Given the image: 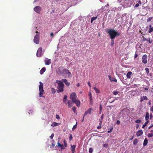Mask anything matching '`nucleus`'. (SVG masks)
Segmentation results:
<instances>
[{
  "label": "nucleus",
  "instance_id": "9d476101",
  "mask_svg": "<svg viewBox=\"0 0 153 153\" xmlns=\"http://www.w3.org/2000/svg\"><path fill=\"white\" fill-rule=\"evenodd\" d=\"M41 8L39 6L35 7L34 8V10L36 13H39L41 10Z\"/></svg>",
  "mask_w": 153,
  "mask_h": 153
},
{
  "label": "nucleus",
  "instance_id": "cd10ccee",
  "mask_svg": "<svg viewBox=\"0 0 153 153\" xmlns=\"http://www.w3.org/2000/svg\"><path fill=\"white\" fill-rule=\"evenodd\" d=\"M149 122V121H146V122L145 123V124L143 125V126H142L143 128H144V127H145V126H146L148 124Z\"/></svg>",
  "mask_w": 153,
  "mask_h": 153
},
{
  "label": "nucleus",
  "instance_id": "9b49d317",
  "mask_svg": "<svg viewBox=\"0 0 153 153\" xmlns=\"http://www.w3.org/2000/svg\"><path fill=\"white\" fill-rule=\"evenodd\" d=\"M93 109L91 108H90L87 111H86L84 114V117L86 116L88 114H91L92 111Z\"/></svg>",
  "mask_w": 153,
  "mask_h": 153
},
{
  "label": "nucleus",
  "instance_id": "6e6552de",
  "mask_svg": "<svg viewBox=\"0 0 153 153\" xmlns=\"http://www.w3.org/2000/svg\"><path fill=\"white\" fill-rule=\"evenodd\" d=\"M34 42L36 44H38L39 43V35L36 34L34 37L33 39Z\"/></svg>",
  "mask_w": 153,
  "mask_h": 153
},
{
  "label": "nucleus",
  "instance_id": "a19ab883",
  "mask_svg": "<svg viewBox=\"0 0 153 153\" xmlns=\"http://www.w3.org/2000/svg\"><path fill=\"white\" fill-rule=\"evenodd\" d=\"M59 147H61V148L62 149H64L66 148L63 145V144H61V146H60Z\"/></svg>",
  "mask_w": 153,
  "mask_h": 153
},
{
  "label": "nucleus",
  "instance_id": "f03ea898",
  "mask_svg": "<svg viewBox=\"0 0 153 153\" xmlns=\"http://www.w3.org/2000/svg\"><path fill=\"white\" fill-rule=\"evenodd\" d=\"M56 82L58 84V85L57 86V92L58 93L62 92L64 91V84L60 80H56Z\"/></svg>",
  "mask_w": 153,
  "mask_h": 153
},
{
  "label": "nucleus",
  "instance_id": "c03bdc74",
  "mask_svg": "<svg viewBox=\"0 0 153 153\" xmlns=\"http://www.w3.org/2000/svg\"><path fill=\"white\" fill-rule=\"evenodd\" d=\"M141 122V120H137L135 121L136 123H139Z\"/></svg>",
  "mask_w": 153,
  "mask_h": 153
},
{
  "label": "nucleus",
  "instance_id": "58836bf2",
  "mask_svg": "<svg viewBox=\"0 0 153 153\" xmlns=\"http://www.w3.org/2000/svg\"><path fill=\"white\" fill-rule=\"evenodd\" d=\"M90 102L91 104H93V100H92V97H90Z\"/></svg>",
  "mask_w": 153,
  "mask_h": 153
},
{
  "label": "nucleus",
  "instance_id": "ea45409f",
  "mask_svg": "<svg viewBox=\"0 0 153 153\" xmlns=\"http://www.w3.org/2000/svg\"><path fill=\"white\" fill-rule=\"evenodd\" d=\"M111 46H113L114 45V39H111Z\"/></svg>",
  "mask_w": 153,
  "mask_h": 153
},
{
  "label": "nucleus",
  "instance_id": "e433bc0d",
  "mask_svg": "<svg viewBox=\"0 0 153 153\" xmlns=\"http://www.w3.org/2000/svg\"><path fill=\"white\" fill-rule=\"evenodd\" d=\"M77 124V123L76 122V125H74L73 126V127L72 128V129L73 131L76 128Z\"/></svg>",
  "mask_w": 153,
  "mask_h": 153
},
{
  "label": "nucleus",
  "instance_id": "37998d69",
  "mask_svg": "<svg viewBox=\"0 0 153 153\" xmlns=\"http://www.w3.org/2000/svg\"><path fill=\"white\" fill-rule=\"evenodd\" d=\"M143 100H147L148 99L147 97L146 96H143L142 97Z\"/></svg>",
  "mask_w": 153,
  "mask_h": 153
},
{
  "label": "nucleus",
  "instance_id": "2f4dec72",
  "mask_svg": "<svg viewBox=\"0 0 153 153\" xmlns=\"http://www.w3.org/2000/svg\"><path fill=\"white\" fill-rule=\"evenodd\" d=\"M145 70L147 74H148L149 72V68H146L145 69Z\"/></svg>",
  "mask_w": 153,
  "mask_h": 153
},
{
  "label": "nucleus",
  "instance_id": "de8ad7c7",
  "mask_svg": "<svg viewBox=\"0 0 153 153\" xmlns=\"http://www.w3.org/2000/svg\"><path fill=\"white\" fill-rule=\"evenodd\" d=\"M102 104H100V110H102Z\"/></svg>",
  "mask_w": 153,
  "mask_h": 153
},
{
  "label": "nucleus",
  "instance_id": "603ef678",
  "mask_svg": "<svg viewBox=\"0 0 153 153\" xmlns=\"http://www.w3.org/2000/svg\"><path fill=\"white\" fill-rule=\"evenodd\" d=\"M142 38H143V41H146V38H145V37H144V36H143L142 37Z\"/></svg>",
  "mask_w": 153,
  "mask_h": 153
},
{
  "label": "nucleus",
  "instance_id": "338daca9",
  "mask_svg": "<svg viewBox=\"0 0 153 153\" xmlns=\"http://www.w3.org/2000/svg\"><path fill=\"white\" fill-rule=\"evenodd\" d=\"M152 126H153V124H152V125H151L149 127V129H150V128H152Z\"/></svg>",
  "mask_w": 153,
  "mask_h": 153
},
{
  "label": "nucleus",
  "instance_id": "052dcab7",
  "mask_svg": "<svg viewBox=\"0 0 153 153\" xmlns=\"http://www.w3.org/2000/svg\"><path fill=\"white\" fill-rule=\"evenodd\" d=\"M89 96L90 97H92L91 94V92H89Z\"/></svg>",
  "mask_w": 153,
  "mask_h": 153
},
{
  "label": "nucleus",
  "instance_id": "4be33fe9",
  "mask_svg": "<svg viewBox=\"0 0 153 153\" xmlns=\"http://www.w3.org/2000/svg\"><path fill=\"white\" fill-rule=\"evenodd\" d=\"M148 142V140L147 138H145L144 141L143 145L146 146L147 145Z\"/></svg>",
  "mask_w": 153,
  "mask_h": 153
},
{
  "label": "nucleus",
  "instance_id": "f8f14e48",
  "mask_svg": "<svg viewBox=\"0 0 153 153\" xmlns=\"http://www.w3.org/2000/svg\"><path fill=\"white\" fill-rule=\"evenodd\" d=\"M51 60L50 59L46 58L45 60V64L46 65H49L51 63Z\"/></svg>",
  "mask_w": 153,
  "mask_h": 153
},
{
  "label": "nucleus",
  "instance_id": "f257e3e1",
  "mask_svg": "<svg viewBox=\"0 0 153 153\" xmlns=\"http://www.w3.org/2000/svg\"><path fill=\"white\" fill-rule=\"evenodd\" d=\"M107 33L110 35V38L111 39H114L116 36H120V33L112 29H109L107 31Z\"/></svg>",
  "mask_w": 153,
  "mask_h": 153
},
{
  "label": "nucleus",
  "instance_id": "f3484780",
  "mask_svg": "<svg viewBox=\"0 0 153 153\" xmlns=\"http://www.w3.org/2000/svg\"><path fill=\"white\" fill-rule=\"evenodd\" d=\"M71 150L72 151V153H74L75 152V148L76 147L75 145H71Z\"/></svg>",
  "mask_w": 153,
  "mask_h": 153
},
{
  "label": "nucleus",
  "instance_id": "79ce46f5",
  "mask_svg": "<svg viewBox=\"0 0 153 153\" xmlns=\"http://www.w3.org/2000/svg\"><path fill=\"white\" fill-rule=\"evenodd\" d=\"M64 146L65 147H66L67 146V143L65 140H64Z\"/></svg>",
  "mask_w": 153,
  "mask_h": 153
},
{
  "label": "nucleus",
  "instance_id": "7c9ffc66",
  "mask_svg": "<svg viewBox=\"0 0 153 153\" xmlns=\"http://www.w3.org/2000/svg\"><path fill=\"white\" fill-rule=\"evenodd\" d=\"M108 77L109 78V79L111 81H114L115 82H117V80L116 79H111V76H108Z\"/></svg>",
  "mask_w": 153,
  "mask_h": 153
},
{
  "label": "nucleus",
  "instance_id": "1a4fd4ad",
  "mask_svg": "<svg viewBox=\"0 0 153 153\" xmlns=\"http://www.w3.org/2000/svg\"><path fill=\"white\" fill-rule=\"evenodd\" d=\"M147 55L146 54L144 55L142 57V62L144 64H146L147 63Z\"/></svg>",
  "mask_w": 153,
  "mask_h": 153
},
{
  "label": "nucleus",
  "instance_id": "13d9d810",
  "mask_svg": "<svg viewBox=\"0 0 153 153\" xmlns=\"http://www.w3.org/2000/svg\"><path fill=\"white\" fill-rule=\"evenodd\" d=\"M63 102L65 104H67V102L66 101V100H63Z\"/></svg>",
  "mask_w": 153,
  "mask_h": 153
},
{
  "label": "nucleus",
  "instance_id": "423d86ee",
  "mask_svg": "<svg viewBox=\"0 0 153 153\" xmlns=\"http://www.w3.org/2000/svg\"><path fill=\"white\" fill-rule=\"evenodd\" d=\"M65 74H68V76L69 77L71 76V74L69 72V71L66 69L63 68L62 76H64Z\"/></svg>",
  "mask_w": 153,
  "mask_h": 153
},
{
  "label": "nucleus",
  "instance_id": "c9c22d12",
  "mask_svg": "<svg viewBox=\"0 0 153 153\" xmlns=\"http://www.w3.org/2000/svg\"><path fill=\"white\" fill-rule=\"evenodd\" d=\"M89 152L90 153H92L93 152V149L92 148H90L89 149Z\"/></svg>",
  "mask_w": 153,
  "mask_h": 153
},
{
  "label": "nucleus",
  "instance_id": "09e8293b",
  "mask_svg": "<svg viewBox=\"0 0 153 153\" xmlns=\"http://www.w3.org/2000/svg\"><path fill=\"white\" fill-rule=\"evenodd\" d=\"M72 134H71L70 135V137H69V140L70 141L72 139Z\"/></svg>",
  "mask_w": 153,
  "mask_h": 153
},
{
  "label": "nucleus",
  "instance_id": "bf43d9fd",
  "mask_svg": "<svg viewBox=\"0 0 153 153\" xmlns=\"http://www.w3.org/2000/svg\"><path fill=\"white\" fill-rule=\"evenodd\" d=\"M139 6V4H138H138H137L135 5V7H138Z\"/></svg>",
  "mask_w": 153,
  "mask_h": 153
},
{
  "label": "nucleus",
  "instance_id": "8fccbe9b",
  "mask_svg": "<svg viewBox=\"0 0 153 153\" xmlns=\"http://www.w3.org/2000/svg\"><path fill=\"white\" fill-rule=\"evenodd\" d=\"M56 118H57L58 120H59L60 119V117L58 114H56Z\"/></svg>",
  "mask_w": 153,
  "mask_h": 153
},
{
  "label": "nucleus",
  "instance_id": "5701e85b",
  "mask_svg": "<svg viewBox=\"0 0 153 153\" xmlns=\"http://www.w3.org/2000/svg\"><path fill=\"white\" fill-rule=\"evenodd\" d=\"M149 113L148 112H146V114L145 119L146 121H149L148 120L149 119Z\"/></svg>",
  "mask_w": 153,
  "mask_h": 153
},
{
  "label": "nucleus",
  "instance_id": "b1692460",
  "mask_svg": "<svg viewBox=\"0 0 153 153\" xmlns=\"http://www.w3.org/2000/svg\"><path fill=\"white\" fill-rule=\"evenodd\" d=\"M146 41H147L150 44H151L153 40L152 39H151L150 37H149L148 38H147Z\"/></svg>",
  "mask_w": 153,
  "mask_h": 153
},
{
  "label": "nucleus",
  "instance_id": "a211bd4d",
  "mask_svg": "<svg viewBox=\"0 0 153 153\" xmlns=\"http://www.w3.org/2000/svg\"><path fill=\"white\" fill-rule=\"evenodd\" d=\"M46 68L45 67H43L42 68L40 71V73L41 74H42L46 71Z\"/></svg>",
  "mask_w": 153,
  "mask_h": 153
},
{
  "label": "nucleus",
  "instance_id": "f704fd0d",
  "mask_svg": "<svg viewBox=\"0 0 153 153\" xmlns=\"http://www.w3.org/2000/svg\"><path fill=\"white\" fill-rule=\"evenodd\" d=\"M51 91L52 94H54L56 92L55 89L53 88H51Z\"/></svg>",
  "mask_w": 153,
  "mask_h": 153
},
{
  "label": "nucleus",
  "instance_id": "473e14b6",
  "mask_svg": "<svg viewBox=\"0 0 153 153\" xmlns=\"http://www.w3.org/2000/svg\"><path fill=\"white\" fill-rule=\"evenodd\" d=\"M72 109L73 111L75 113H76V114H77L76 111V107H73L72 108Z\"/></svg>",
  "mask_w": 153,
  "mask_h": 153
},
{
  "label": "nucleus",
  "instance_id": "0e129e2a",
  "mask_svg": "<svg viewBox=\"0 0 153 153\" xmlns=\"http://www.w3.org/2000/svg\"><path fill=\"white\" fill-rule=\"evenodd\" d=\"M57 144L58 145V146H61V144L59 142H58L57 143Z\"/></svg>",
  "mask_w": 153,
  "mask_h": 153
},
{
  "label": "nucleus",
  "instance_id": "20e7f679",
  "mask_svg": "<svg viewBox=\"0 0 153 153\" xmlns=\"http://www.w3.org/2000/svg\"><path fill=\"white\" fill-rule=\"evenodd\" d=\"M70 97L73 102L76 100L77 96L75 92H73L71 94Z\"/></svg>",
  "mask_w": 153,
  "mask_h": 153
},
{
  "label": "nucleus",
  "instance_id": "ddd939ff",
  "mask_svg": "<svg viewBox=\"0 0 153 153\" xmlns=\"http://www.w3.org/2000/svg\"><path fill=\"white\" fill-rule=\"evenodd\" d=\"M62 82H63L67 86H69L70 85V83L68 82L66 79H62L61 80Z\"/></svg>",
  "mask_w": 153,
  "mask_h": 153
},
{
  "label": "nucleus",
  "instance_id": "0eeeda50",
  "mask_svg": "<svg viewBox=\"0 0 153 153\" xmlns=\"http://www.w3.org/2000/svg\"><path fill=\"white\" fill-rule=\"evenodd\" d=\"M43 53H42V49L41 47L39 48L38 50L36 53V56L38 57H40L42 55H43Z\"/></svg>",
  "mask_w": 153,
  "mask_h": 153
},
{
  "label": "nucleus",
  "instance_id": "72a5a7b5",
  "mask_svg": "<svg viewBox=\"0 0 153 153\" xmlns=\"http://www.w3.org/2000/svg\"><path fill=\"white\" fill-rule=\"evenodd\" d=\"M147 136L148 137H151L153 136V134L152 133H149L148 134Z\"/></svg>",
  "mask_w": 153,
  "mask_h": 153
},
{
  "label": "nucleus",
  "instance_id": "a878e982",
  "mask_svg": "<svg viewBox=\"0 0 153 153\" xmlns=\"http://www.w3.org/2000/svg\"><path fill=\"white\" fill-rule=\"evenodd\" d=\"M102 121L100 120V123L99 125L97 127V128L98 129H100L102 127Z\"/></svg>",
  "mask_w": 153,
  "mask_h": 153
},
{
  "label": "nucleus",
  "instance_id": "3c124183",
  "mask_svg": "<svg viewBox=\"0 0 153 153\" xmlns=\"http://www.w3.org/2000/svg\"><path fill=\"white\" fill-rule=\"evenodd\" d=\"M108 146V144H105L103 145V146L104 147L107 148Z\"/></svg>",
  "mask_w": 153,
  "mask_h": 153
},
{
  "label": "nucleus",
  "instance_id": "aec40b11",
  "mask_svg": "<svg viewBox=\"0 0 153 153\" xmlns=\"http://www.w3.org/2000/svg\"><path fill=\"white\" fill-rule=\"evenodd\" d=\"M149 28L148 32L149 33H150L153 31V27H152L151 25L149 26Z\"/></svg>",
  "mask_w": 153,
  "mask_h": 153
},
{
  "label": "nucleus",
  "instance_id": "412c9836",
  "mask_svg": "<svg viewBox=\"0 0 153 153\" xmlns=\"http://www.w3.org/2000/svg\"><path fill=\"white\" fill-rule=\"evenodd\" d=\"M59 125V123H57L56 122L53 123L51 125L52 127H54L58 126Z\"/></svg>",
  "mask_w": 153,
  "mask_h": 153
},
{
  "label": "nucleus",
  "instance_id": "5fc2aeb1",
  "mask_svg": "<svg viewBox=\"0 0 153 153\" xmlns=\"http://www.w3.org/2000/svg\"><path fill=\"white\" fill-rule=\"evenodd\" d=\"M88 84L90 87V88H91V85L89 82H88Z\"/></svg>",
  "mask_w": 153,
  "mask_h": 153
},
{
  "label": "nucleus",
  "instance_id": "c756f323",
  "mask_svg": "<svg viewBox=\"0 0 153 153\" xmlns=\"http://www.w3.org/2000/svg\"><path fill=\"white\" fill-rule=\"evenodd\" d=\"M113 129V128L112 126L110 128L109 130H108V132H107L108 133H110L112 131V130Z\"/></svg>",
  "mask_w": 153,
  "mask_h": 153
},
{
  "label": "nucleus",
  "instance_id": "c85d7f7f",
  "mask_svg": "<svg viewBox=\"0 0 153 153\" xmlns=\"http://www.w3.org/2000/svg\"><path fill=\"white\" fill-rule=\"evenodd\" d=\"M97 16L96 17H92V18H91V23H92L93 21H94V20H96L97 19Z\"/></svg>",
  "mask_w": 153,
  "mask_h": 153
},
{
  "label": "nucleus",
  "instance_id": "864d4df0",
  "mask_svg": "<svg viewBox=\"0 0 153 153\" xmlns=\"http://www.w3.org/2000/svg\"><path fill=\"white\" fill-rule=\"evenodd\" d=\"M149 117H150V119H152V118L153 116H152V113L150 114Z\"/></svg>",
  "mask_w": 153,
  "mask_h": 153
},
{
  "label": "nucleus",
  "instance_id": "dca6fc26",
  "mask_svg": "<svg viewBox=\"0 0 153 153\" xmlns=\"http://www.w3.org/2000/svg\"><path fill=\"white\" fill-rule=\"evenodd\" d=\"M143 134V131L142 130H139L136 133V135L137 137L141 136Z\"/></svg>",
  "mask_w": 153,
  "mask_h": 153
},
{
  "label": "nucleus",
  "instance_id": "680f3d73",
  "mask_svg": "<svg viewBox=\"0 0 153 153\" xmlns=\"http://www.w3.org/2000/svg\"><path fill=\"white\" fill-rule=\"evenodd\" d=\"M150 110L151 111H152V112H153V105L152 107Z\"/></svg>",
  "mask_w": 153,
  "mask_h": 153
},
{
  "label": "nucleus",
  "instance_id": "4d7b16f0",
  "mask_svg": "<svg viewBox=\"0 0 153 153\" xmlns=\"http://www.w3.org/2000/svg\"><path fill=\"white\" fill-rule=\"evenodd\" d=\"M120 123V121L119 120H117L116 122V124L117 125H119Z\"/></svg>",
  "mask_w": 153,
  "mask_h": 153
},
{
  "label": "nucleus",
  "instance_id": "e2e57ef3",
  "mask_svg": "<svg viewBox=\"0 0 153 153\" xmlns=\"http://www.w3.org/2000/svg\"><path fill=\"white\" fill-rule=\"evenodd\" d=\"M144 100H143V98L141 97V98L140 99V102H142Z\"/></svg>",
  "mask_w": 153,
  "mask_h": 153
},
{
  "label": "nucleus",
  "instance_id": "4c0bfd02",
  "mask_svg": "<svg viewBox=\"0 0 153 153\" xmlns=\"http://www.w3.org/2000/svg\"><path fill=\"white\" fill-rule=\"evenodd\" d=\"M153 17H149L147 20V22H150L152 19Z\"/></svg>",
  "mask_w": 153,
  "mask_h": 153
},
{
  "label": "nucleus",
  "instance_id": "7ed1b4c3",
  "mask_svg": "<svg viewBox=\"0 0 153 153\" xmlns=\"http://www.w3.org/2000/svg\"><path fill=\"white\" fill-rule=\"evenodd\" d=\"M39 83L40 85L39 86V96L40 97H43L42 95L44 92V90L43 89V85L41 82H40Z\"/></svg>",
  "mask_w": 153,
  "mask_h": 153
},
{
  "label": "nucleus",
  "instance_id": "69168bd1",
  "mask_svg": "<svg viewBox=\"0 0 153 153\" xmlns=\"http://www.w3.org/2000/svg\"><path fill=\"white\" fill-rule=\"evenodd\" d=\"M138 4H140V5H141V1H140V0H139V1L138 2Z\"/></svg>",
  "mask_w": 153,
  "mask_h": 153
},
{
  "label": "nucleus",
  "instance_id": "a18cd8bd",
  "mask_svg": "<svg viewBox=\"0 0 153 153\" xmlns=\"http://www.w3.org/2000/svg\"><path fill=\"white\" fill-rule=\"evenodd\" d=\"M119 93V91H114L113 92V94L114 95H116L117 94H118Z\"/></svg>",
  "mask_w": 153,
  "mask_h": 153
},
{
  "label": "nucleus",
  "instance_id": "774afa93",
  "mask_svg": "<svg viewBox=\"0 0 153 153\" xmlns=\"http://www.w3.org/2000/svg\"><path fill=\"white\" fill-rule=\"evenodd\" d=\"M137 56V54H135L134 55V58H136Z\"/></svg>",
  "mask_w": 153,
  "mask_h": 153
},
{
  "label": "nucleus",
  "instance_id": "2eb2a0df",
  "mask_svg": "<svg viewBox=\"0 0 153 153\" xmlns=\"http://www.w3.org/2000/svg\"><path fill=\"white\" fill-rule=\"evenodd\" d=\"M74 102H74L75 103L76 105L78 107H79L80 106V102L78 100H75L74 101Z\"/></svg>",
  "mask_w": 153,
  "mask_h": 153
},
{
  "label": "nucleus",
  "instance_id": "49530a36",
  "mask_svg": "<svg viewBox=\"0 0 153 153\" xmlns=\"http://www.w3.org/2000/svg\"><path fill=\"white\" fill-rule=\"evenodd\" d=\"M54 136V134L53 133L51 134V135L50 136V138L51 139H52Z\"/></svg>",
  "mask_w": 153,
  "mask_h": 153
},
{
  "label": "nucleus",
  "instance_id": "393cba45",
  "mask_svg": "<svg viewBox=\"0 0 153 153\" xmlns=\"http://www.w3.org/2000/svg\"><path fill=\"white\" fill-rule=\"evenodd\" d=\"M94 89L96 93L99 94L100 93V91L96 87H94Z\"/></svg>",
  "mask_w": 153,
  "mask_h": 153
},
{
  "label": "nucleus",
  "instance_id": "6e6d98bb",
  "mask_svg": "<svg viewBox=\"0 0 153 153\" xmlns=\"http://www.w3.org/2000/svg\"><path fill=\"white\" fill-rule=\"evenodd\" d=\"M67 98V95H65L64 96L63 100H66Z\"/></svg>",
  "mask_w": 153,
  "mask_h": 153
},
{
  "label": "nucleus",
  "instance_id": "bb28decb",
  "mask_svg": "<svg viewBox=\"0 0 153 153\" xmlns=\"http://www.w3.org/2000/svg\"><path fill=\"white\" fill-rule=\"evenodd\" d=\"M138 142V140L137 138L135 139L134 140L133 142V143L134 145H136Z\"/></svg>",
  "mask_w": 153,
  "mask_h": 153
},
{
  "label": "nucleus",
  "instance_id": "4468645a",
  "mask_svg": "<svg viewBox=\"0 0 153 153\" xmlns=\"http://www.w3.org/2000/svg\"><path fill=\"white\" fill-rule=\"evenodd\" d=\"M73 102L71 100H68L67 102V104L68 105V106L69 108H71L73 106Z\"/></svg>",
  "mask_w": 153,
  "mask_h": 153
},
{
  "label": "nucleus",
  "instance_id": "39448f33",
  "mask_svg": "<svg viewBox=\"0 0 153 153\" xmlns=\"http://www.w3.org/2000/svg\"><path fill=\"white\" fill-rule=\"evenodd\" d=\"M63 68L62 67H59L56 71L57 74L59 75H63Z\"/></svg>",
  "mask_w": 153,
  "mask_h": 153
},
{
  "label": "nucleus",
  "instance_id": "6ab92c4d",
  "mask_svg": "<svg viewBox=\"0 0 153 153\" xmlns=\"http://www.w3.org/2000/svg\"><path fill=\"white\" fill-rule=\"evenodd\" d=\"M132 73L131 71H129L128 72L126 75V76L128 78H130L131 77V75Z\"/></svg>",
  "mask_w": 153,
  "mask_h": 153
}]
</instances>
